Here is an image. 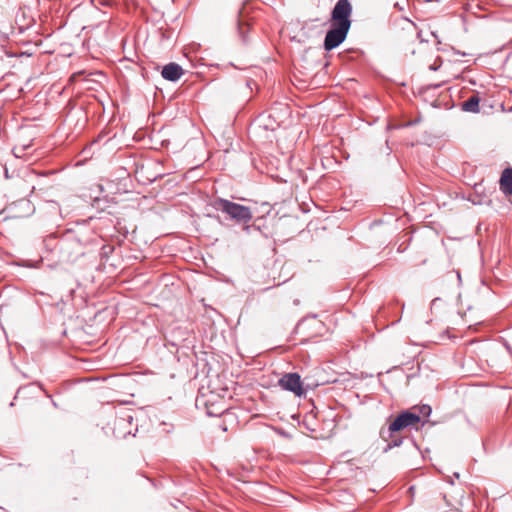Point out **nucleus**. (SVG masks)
<instances>
[{
    "instance_id": "nucleus-1",
    "label": "nucleus",
    "mask_w": 512,
    "mask_h": 512,
    "mask_svg": "<svg viewBox=\"0 0 512 512\" xmlns=\"http://www.w3.org/2000/svg\"><path fill=\"white\" fill-rule=\"evenodd\" d=\"M352 5L349 0H338L331 11L330 28L327 31L323 47L331 51L341 45L351 28Z\"/></svg>"
},
{
    "instance_id": "nucleus-14",
    "label": "nucleus",
    "mask_w": 512,
    "mask_h": 512,
    "mask_svg": "<svg viewBox=\"0 0 512 512\" xmlns=\"http://www.w3.org/2000/svg\"><path fill=\"white\" fill-rule=\"evenodd\" d=\"M418 410L419 412L417 414H419L420 417H429L432 412V408L429 405H422Z\"/></svg>"
},
{
    "instance_id": "nucleus-4",
    "label": "nucleus",
    "mask_w": 512,
    "mask_h": 512,
    "mask_svg": "<svg viewBox=\"0 0 512 512\" xmlns=\"http://www.w3.org/2000/svg\"><path fill=\"white\" fill-rule=\"evenodd\" d=\"M46 248L45 255L42 257L44 265L50 268H56L62 261V246L57 240L55 234H50L44 239Z\"/></svg>"
},
{
    "instance_id": "nucleus-22",
    "label": "nucleus",
    "mask_w": 512,
    "mask_h": 512,
    "mask_svg": "<svg viewBox=\"0 0 512 512\" xmlns=\"http://www.w3.org/2000/svg\"><path fill=\"white\" fill-rule=\"evenodd\" d=\"M68 359L73 360V357H71V356H68V357H67V356H66V358H65L66 363L68 362Z\"/></svg>"
},
{
    "instance_id": "nucleus-7",
    "label": "nucleus",
    "mask_w": 512,
    "mask_h": 512,
    "mask_svg": "<svg viewBox=\"0 0 512 512\" xmlns=\"http://www.w3.org/2000/svg\"><path fill=\"white\" fill-rule=\"evenodd\" d=\"M184 71L183 68L174 62L165 65L162 68L161 75L165 80L175 82L181 78Z\"/></svg>"
},
{
    "instance_id": "nucleus-8",
    "label": "nucleus",
    "mask_w": 512,
    "mask_h": 512,
    "mask_svg": "<svg viewBox=\"0 0 512 512\" xmlns=\"http://www.w3.org/2000/svg\"><path fill=\"white\" fill-rule=\"evenodd\" d=\"M133 417L131 415H127L126 417H119L114 422V435L117 438H124L127 434H130L131 431H123L127 425H131Z\"/></svg>"
},
{
    "instance_id": "nucleus-25",
    "label": "nucleus",
    "mask_w": 512,
    "mask_h": 512,
    "mask_svg": "<svg viewBox=\"0 0 512 512\" xmlns=\"http://www.w3.org/2000/svg\"><path fill=\"white\" fill-rule=\"evenodd\" d=\"M470 200L473 202V204H479L480 203V202H476L474 199H470Z\"/></svg>"
},
{
    "instance_id": "nucleus-3",
    "label": "nucleus",
    "mask_w": 512,
    "mask_h": 512,
    "mask_svg": "<svg viewBox=\"0 0 512 512\" xmlns=\"http://www.w3.org/2000/svg\"><path fill=\"white\" fill-rule=\"evenodd\" d=\"M216 210H219L229 216L230 219L246 224L252 218V212L249 207L229 201L227 199L218 198L213 204Z\"/></svg>"
},
{
    "instance_id": "nucleus-12",
    "label": "nucleus",
    "mask_w": 512,
    "mask_h": 512,
    "mask_svg": "<svg viewBox=\"0 0 512 512\" xmlns=\"http://www.w3.org/2000/svg\"><path fill=\"white\" fill-rule=\"evenodd\" d=\"M249 31V25L248 23L244 22L243 20L239 19L238 20V33H239V36L241 37L242 41L244 43L247 42V37H246V33Z\"/></svg>"
},
{
    "instance_id": "nucleus-23",
    "label": "nucleus",
    "mask_w": 512,
    "mask_h": 512,
    "mask_svg": "<svg viewBox=\"0 0 512 512\" xmlns=\"http://www.w3.org/2000/svg\"><path fill=\"white\" fill-rule=\"evenodd\" d=\"M68 359L73 360V357H71V356H68V357H67V356H66V358H65L66 363L68 362Z\"/></svg>"
},
{
    "instance_id": "nucleus-10",
    "label": "nucleus",
    "mask_w": 512,
    "mask_h": 512,
    "mask_svg": "<svg viewBox=\"0 0 512 512\" xmlns=\"http://www.w3.org/2000/svg\"><path fill=\"white\" fill-rule=\"evenodd\" d=\"M480 97L477 94L472 95L467 100L462 102L461 109L465 112L478 113L479 112Z\"/></svg>"
},
{
    "instance_id": "nucleus-26",
    "label": "nucleus",
    "mask_w": 512,
    "mask_h": 512,
    "mask_svg": "<svg viewBox=\"0 0 512 512\" xmlns=\"http://www.w3.org/2000/svg\"><path fill=\"white\" fill-rule=\"evenodd\" d=\"M457 277H458L459 280H461V275H460L459 272H457Z\"/></svg>"
},
{
    "instance_id": "nucleus-27",
    "label": "nucleus",
    "mask_w": 512,
    "mask_h": 512,
    "mask_svg": "<svg viewBox=\"0 0 512 512\" xmlns=\"http://www.w3.org/2000/svg\"><path fill=\"white\" fill-rule=\"evenodd\" d=\"M69 105H70V102L65 104L66 109L68 108Z\"/></svg>"
},
{
    "instance_id": "nucleus-6",
    "label": "nucleus",
    "mask_w": 512,
    "mask_h": 512,
    "mask_svg": "<svg viewBox=\"0 0 512 512\" xmlns=\"http://www.w3.org/2000/svg\"><path fill=\"white\" fill-rule=\"evenodd\" d=\"M279 385L283 389L293 392L297 396H301L304 394L301 377L298 373L284 374L279 380Z\"/></svg>"
},
{
    "instance_id": "nucleus-18",
    "label": "nucleus",
    "mask_w": 512,
    "mask_h": 512,
    "mask_svg": "<svg viewBox=\"0 0 512 512\" xmlns=\"http://www.w3.org/2000/svg\"><path fill=\"white\" fill-rule=\"evenodd\" d=\"M81 74H82V72H79V73H73V74L70 76V78H69V82H70V83L75 82V81H76V78H77L79 75H81Z\"/></svg>"
},
{
    "instance_id": "nucleus-20",
    "label": "nucleus",
    "mask_w": 512,
    "mask_h": 512,
    "mask_svg": "<svg viewBox=\"0 0 512 512\" xmlns=\"http://www.w3.org/2000/svg\"><path fill=\"white\" fill-rule=\"evenodd\" d=\"M4 174H5L6 179L10 178L9 171H8L7 167H4Z\"/></svg>"
},
{
    "instance_id": "nucleus-15",
    "label": "nucleus",
    "mask_w": 512,
    "mask_h": 512,
    "mask_svg": "<svg viewBox=\"0 0 512 512\" xmlns=\"http://www.w3.org/2000/svg\"><path fill=\"white\" fill-rule=\"evenodd\" d=\"M8 40H9V33L0 28V48H4L5 45L8 43Z\"/></svg>"
},
{
    "instance_id": "nucleus-5",
    "label": "nucleus",
    "mask_w": 512,
    "mask_h": 512,
    "mask_svg": "<svg viewBox=\"0 0 512 512\" xmlns=\"http://www.w3.org/2000/svg\"><path fill=\"white\" fill-rule=\"evenodd\" d=\"M66 118H69V121L73 122V128L71 131V136L75 139L85 128L87 123V115L82 107L71 108L69 113L66 112Z\"/></svg>"
},
{
    "instance_id": "nucleus-21",
    "label": "nucleus",
    "mask_w": 512,
    "mask_h": 512,
    "mask_svg": "<svg viewBox=\"0 0 512 512\" xmlns=\"http://www.w3.org/2000/svg\"><path fill=\"white\" fill-rule=\"evenodd\" d=\"M52 404H53V406H54L55 408H58V407H59L58 403H57L55 400H53V399H52Z\"/></svg>"
},
{
    "instance_id": "nucleus-11",
    "label": "nucleus",
    "mask_w": 512,
    "mask_h": 512,
    "mask_svg": "<svg viewBox=\"0 0 512 512\" xmlns=\"http://www.w3.org/2000/svg\"><path fill=\"white\" fill-rule=\"evenodd\" d=\"M381 439L383 441L387 442L386 446L383 449L384 453H387L388 451H390L391 449H393L395 447L401 446L403 444V440H404V438L397 435V433H393V435L388 438L381 437Z\"/></svg>"
},
{
    "instance_id": "nucleus-16",
    "label": "nucleus",
    "mask_w": 512,
    "mask_h": 512,
    "mask_svg": "<svg viewBox=\"0 0 512 512\" xmlns=\"http://www.w3.org/2000/svg\"><path fill=\"white\" fill-rule=\"evenodd\" d=\"M243 230L247 233V234H250L252 230H256V231H259L261 232V229L259 226H257L256 224H252V225H247V223L243 226Z\"/></svg>"
},
{
    "instance_id": "nucleus-17",
    "label": "nucleus",
    "mask_w": 512,
    "mask_h": 512,
    "mask_svg": "<svg viewBox=\"0 0 512 512\" xmlns=\"http://www.w3.org/2000/svg\"><path fill=\"white\" fill-rule=\"evenodd\" d=\"M31 21H32V19L27 24L23 25V24H20L18 20H16V23L19 28V32L23 33L26 29H28L30 27Z\"/></svg>"
},
{
    "instance_id": "nucleus-19",
    "label": "nucleus",
    "mask_w": 512,
    "mask_h": 512,
    "mask_svg": "<svg viewBox=\"0 0 512 512\" xmlns=\"http://www.w3.org/2000/svg\"><path fill=\"white\" fill-rule=\"evenodd\" d=\"M68 223H66V229H65V232H66V235L68 234H71L72 233V229L70 227H68Z\"/></svg>"
},
{
    "instance_id": "nucleus-24",
    "label": "nucleus",
    "mask_w": 512,
    "mask_h": 512,
    "mask_svg": "<svg viewBox=\"0 0 512 512\" xmlns=\"http://www.w3.org/2000/svg\"><path fill=\"white\" fill-rule=\"evenodd\" d=\"M68 359L73 360V357H71V356H68V357H67V356H66V358H65L66 363L68 362Z\"/></svg>"
},
{
    "instance_id": "nucleus-9",
    "label": "nucleus",
    "mask_w": 512,
    "mask_h": 512,
    "mask_svg": "<svg viewBox=\"0 0 512 512\" xmlns=\"http://www.w3.org/2000/svg\"><path fill=\"white\" fill-rule=\"evenodd\" d=\"M500 190L505 195H511L512 196V168L508 167L505 168L501 174L500 177Z\"/></svg>"
},
{
    "instance_id": "nucleus-2",
    "label": "nucleus",
    "mask_w": 512,
    "mask_h": 512,
    "mask_svg": "<svg viewBox=\"0 0 512 512\" xmlns=\"http://www.w3.org/2000/svg\"><path fill=\"white\" fill-rule=\"evenodd\" d=\"M420 423V416L411 410H404L400 412L389 424V426L380 429V437H391L393 433L400 432L406 428L416 427Z\"/></svg>"
},
{
    "instance_id": "nucleus-13",
    "label": "nucleus",
    "mask_w": 512,
    "mask_h": 512,
    "mask_svg": "<svg viewBox=\"0 0 512 512\" xmlns=\"http://www.w3.org/2000/svg\"><path fill=\"white\" fill-rule=\"evenodd\" d=\"M30 144H27V145H22V146H15L12 150L13 152V155L16 157V158H22L24 157L25 155V151L30 148Z\"/></svg>"
}]
</instances>
